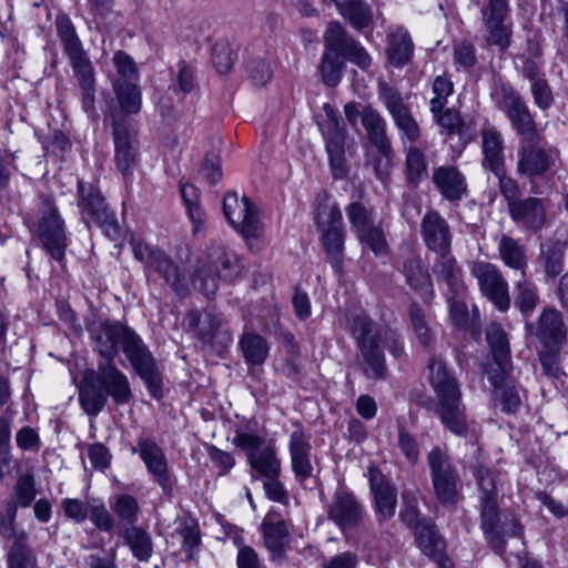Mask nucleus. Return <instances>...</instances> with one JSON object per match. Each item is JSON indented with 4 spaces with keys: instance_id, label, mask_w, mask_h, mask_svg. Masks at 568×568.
I'll return each mask as SVG.
<instances>
[{
    "instance_id": "nucleus-20",
    "label": "nucleus",
    "mask_w": 568,
    "mask_h": 568,
    "mask_svg": "<svg viewBox=\"0 0 568 568\" xmlns=\"http://www.w3.org/2000/svg\"><path fill=\"white\" fill-rule=\"evenodd\" d=\"M132 453H139L149 475L161 487L164 495L171 497L174 478L169 469L168 458L163 449L150 438H140L138 447Z\"/></svg>"
},
{
    "instance_id": "nucleus-39",
    "label": "nucleus",
    "mask_w": 568,
    "mask_h": 568,
    "mask_svg": "<svg viewBox=\"0 0 568 568\" xmlns=\"http://www.w3.org/2000/svg\"><path fill=\"white\" fill-rule=\"evenodd\" d=\"M402 272L407 284L428 301L433 296V284L427 268L418 255H409L403 263Z\"/></svg>"
},
{
    "instance_id": "nucleus-41",
    "label": "nucleus",
    "mask_w": 568,
    "mask_h": 568,
    "mask_svg": "<svg viewBox=\"0 0 568 568\" xmlns=\"http://www.w3.org/2000/svg\"><path fill=\"white\" fill-rule=\"evenodd\" d=\"M486 339L490 347L495 363L503 374L511 368L509 341L500 324L491 323L486 329Z\"/></svg>"
},
{
    "instance_id": "nucleus-34",
    "label": "nucleus",
    "mask_w": 568,
    "mask_h": 568,
    "mask_svg": "<svg viewBox=\"0 0 568 568\" xmlns=\"http://www.w3.org/2000/svg\"><path fill=\"white\" fill-rule=\"evenodd\" d=\"M567 250L568 242L559 239H549L540 244L537 264L546 277L555 278L561 274Z\"/></svg>"
},
{
    "instance_id": "nucleus-37",
    "label": "nucleus",
    "mask_w": 568,
    "mask_h": 568,
    "mask_svg": "<svg viewBox=\"0 0 568 568\" xmlns=\"http://www.w3.org/2000/svg\"><path fill=\"white\" fill-rule=\"evenodd\" d=\"M386 42V55L392 65L402 68L410 61L414 53V43L405 28L396 27L389 31Z\"/></svg>"
},
{
    "instance_id": "nucleus-13",
    "label": "nucleus",
    "mask_w": 568,
    "mask_h": 568,
    "mask_svg": "<svg viewBox=\"0 0 568 568\" xmlns=\"http://www.w3.org/2000/svg\"><path fill=\"white\" fill-rule=\"evenodd\" d=\"M57 34L70 59L74 74L81 88L94 85V72L79 39L71 19L67 14L55 18Z\"/></svg>"
},
{
    "instance_id": "nucleus-6",
    "label": "nucleus",
    "mask_w": 568,
    "mask_h": 568,
    "mask_svg": "<svg viewBox=\"0 0 568 568\" xmlns=\"http://www.w3.org/2000/svg\"><path fill=\"white\" fill-rule=\"evenodd\" d=\"M511 221L521 230L540 231L547 223V201L541 197H521V191L514 179H503L499 185Z\"/></svg>"
},
{
    "instance_id": "nucleus-61",
    "label": "nucleus",
    "mask_w": 568,
    "mask_h": 568,
    "mask_svg": "<svg viewBox=\"0 0 568 568\" xmlns=\"http://www.w3.org/2000/svg\"><path fill=\"white\" fill-rule=\"evenodd\" d=\"M8 562L9 568H34V558L26 542L11 546Z\"/></svg>"
},
{
    "instance_id": "nucleus-62",
    "label": "nucleus",
    "mask_w": 568,
    "mask_h": 568,
    "mask_svg": "<svg viewBox=\"0 0 568 568\" xmlns=\"http://www.w3.org/2000/svg\"><path fill=\"white\" fill-rule=\"evenodd\" d=\"M212 61L217 72L227 73L233 67V52L230 44L225 42L214 44Z\"/></svg>"
},
{
    "instance_id": "nucleus-17",
    "label": "nucleus",
    "mask_w": 568,
    "mask_h": 568,
    "mask_svg": "<svg viewBox=\"0 0 568 568\" xmlns=\"http://www.w3.org/2000/svg\"><path fill=\"white\" fill-rule=\"evenodd\" d=\"M517 155V173L530 180L545 175L558 159L556 149L541 145V135L536 141H520Z\"/></svg>"
},
{
    "instance_id": "nucleus-23",
    "label": "nucleus",
    "mask_w": 568,
    "mask_h": 568,
    "mask_svg": "<svg viewBox=\"0 0 568 568\" xmlns=\"http://www.w3.org/2000/svg\"><path fill=\"white\" fill-rule=\"evenodd\" d=\"M528 334L536 337L546 347L562 345L567 339V328L562 314L555 307H546L536 323L527 325Z\"/></svg>"
},
{
    "instance_id": "nucleus-30",
    "label": "nucleus",
    "mask_w": 568,
    "mask_h": 568,
    "mask_svg": "<svg viewBox=\"0 0 568 568\" xmlns=\"http://www.w3.org/2000/svg\"><path fill=\"white\" fill-rule=\"evenodd\" d=\"M415 535L423 554L432 558L439 568H453V561L446 556V542L435 525H418Z\"/></svg>"
},
{
    "instance_id": "nucleus-28",
    "label": "nucleus",
    "mask_w": 568,
    "mask_h": 568,
    "mask_svg": "<svg viewBox=\"0 0 568 568\" xmlns=\"http://www.w3.org/2000/svg\"><path fill=\"white\" fill-rule=\"evenodd\" d=\"M432 180L442 196L449 202H459L468 193L465 176L453 165L435 168Z\"/></svg>"
},
{
    "instance_id": "nucleus-4",
    "label": "nucleus",
    "mask_w": 568,
    "mask_h": 568,
    "mask_svg": "<svg viewBox=\"0 0 568 568\" xmlns=\"http://www.w3.org/2000/svg\"><path fill=\"white\" fill-rule=\"evenodd\" d=\"M349 331L358 348V365L368 379H385L387 366L382 347V333L375 329L366 314H357L349 321Z\"/></svg>"
},
{
    "instance_id": "nucleus-32",
    "label": "nucleus",
    "mask_w": 568,
    "mask_h": 568,
    "mask_svg": "<svg viewBox=\"0 0 568 568\" xmlns=\"http://www.w3.org/2000/svg\"><path fill=\"white\" fill-rule=\"evenodd\" d=\"M261 527L266 548L274 554H281L290 541V523L277 509L271 508Z\"/></svg>"
},
{
    "instance_id": "nucleus-21",
    "label": "nucleus",
    "mask_w": 568,
    "mask_h": 568,
    "mask_svg": "<svg viewBox=\"0 0 568 568\" xmlns=\"http://www.w3.org/2000/svg\"><path fill=\"white\" fill-rule=\"evenodd\" d=\"M381 98L399 130L404 148L407 146V142L410 144L416 143L422 136V131L409 106L404 102L402 94L394 88L383 85Z\"/></svg>"
},
{
    "instance_id": "nucleus-47",
    "label": "nucleus",
    "mask_w": 568,
    "mask_h": 568,
    "mask_svg": "<svg viewBox=\"0 0 568 568\" xmlns=\"http://www.w3.org/2000/svg\"><path fill=\"white\" fill-rule=\"evenodd\" d=\"M16 517L17 504L13 500L8 501L3 511H0V536L12 540V545L18 542L24 544L27 541V532L17 528Z\"/></svg>"
},
{
    "instance_id": "nucleus-54",
    "label": "nucleus",
    "mask_w": 568,
    "mask_h": 568,
    "mask_svg": "<svg viewBox=\"0 0 568 568\" xmlns=\"http://www.w3.org/2000/svg\"><path fill=\"white\" fill-rule=\"evenodd\" d=\"M453 92L454 84L448 78L444 75L436 77L433 82L434 97L429 101L430 112L436 113L438 111H443L446 106L448 97H450Z\"/></svg>"
},
{
    "instance_id": "nucleus-26",
    "label": "nucleus",
    "mask_w": 568,
    "mask_h": 568,
    "mask_svg": "<svg viewBox=\"0 0 568 568\" xmlns=\"http://www.w3.org/2000/svg\"><path fill=\"white\" fill-rule=\"evenodd\" d=\"M327 515L341 529H347L362 520L364 508L353 493L337 490L328 506Z\"/></svg>"
},
{
    "instance_id": "nucleus-49",
    "label": "nucleus",
    "mask_w": 568,
    "mask_h": 568,
    "mask_svg": "<svg viewBox=\"0 0 568 568\" xmlns=\"http://www.w3.org/2000/svg\"><path fill=\"white\" fill-rule=\"evenodd\" d=\"M178 535L182 538V548L187 554V559L195 558V551L201 544L199 525L192 518H182L176 528Z\"/></svg>"
},
{
    "instance_id": "nucleus-3",
    "label": "nucleus",
    "mask_w": 568,
    "mask_h": 568,
    "mask_svg": "<svg viewBox=\"0 0 568 568\" xmlns=\"http://www.w3.org/2000/svg\"><path fill=\"white\" fill-rule=\"evenodd\" d=\"M428 371L429 383L438 398L435 414L449 432L457 436H466L468 422L456 377L439 357L429 361Z\"/></svg>"
},
{
    "instance_id": "nucleus-35",
    "label": "nucleus",
    "mask_w": 568,
    "mask_h": 568,
    "mask_svg": "<svg viewBox=\"0 0 568 568\" xmlns=\"http://www.w3.org/2000/svg\"><path fill=\"white\" fill-rule=\"evenodd\" d=\"M361 120L371 143L386 159L393 155L390 141L386 134V122L379 112L372 106H365L361 112Z\"/></svg>"
},
{
    "instance_id": "nucleus-38",
    "label": "nucleus",
    "mask_w": 568,
    "mask_h": 568,
    "mask_svg": "<svg viewBox=\"0 0 568 568\" xmlns=\"http://www.w3.org/2000/svg\"><path fill=\"white\" fill-rule=\"evenodd\" d=\"M498 255L505 266L526 277L528 268L527 248L518 240L503 234L498 241Z\"/></svg>"
},
{
    "instance_id": "nucleus-42",
    "label": "nucleus",
    "mask_w": 568,
    "mask_h": 568,
    "mask_svg": "<svg viewBox=\"0 0 568 568\" xmlns=\"http://www.w3.org/2000/svg\"><path fill=\"white\" fill-rule=\"evenodd\" d=\"M239 345L248 365H262L268 356L270 347L266 339L256 333H244Z\"/></svg>"
},
{
    "instance_id": "nucleus-9",
    "label": "nucleus",
    "mask_w": 568,
    "mask_h": 568,
    "mask_svg": "<svg viewBox=\"0 0 568 568\" xmlns=\"http://www.w3.org/2000/svg\"><path fill=\"white\" fill-rule=\"evenodd\" d=\"M434 494L444 507L454 508L460 497V483L456 467L447 452L434 447L427 455Z\"/></svg>"
},
{
    "instance_id": "nucleus-64",
    "label": "nucleus",
    "mask_w": 568,
    "mask_h": 568,
    "mask_svg": "<svg viewBox=\"0 0 568 568\" xmlns=\"http://www.w3.org/2000/svg\"><path fill=\"white\" fill-rule=\"evenodd\" d=\"M397 445L410 464H415L419 456V447L415 437L406 429L399 428Z\"/></svg>"
},
{
    "instance_id": "nucleus-56",
    "label": "nucleus",
    "mask_w": 568,
    "mask_h": 568,
    "mask_svg": "<svg viewBox=\"0 0 568 568\" xmlns=\"http://www.w3.org/2000/svg\"><path fill=\"white\" fill-rule=\"evenodd\" d=\"M113 62L116 68L118 78L123 82H138L139 73L133 59L123 51H118L113 57Z\"/></svg>"
},
{
    "instance_id": "nucleus-60",
    "label": "nucleus",
    "mask_w": 568,
    "mask_h": 568,
    "mask_svg": "<svg viewBox=\"0 0 568 568\" xmlns=\"http://www.w3.org/2000/svg\"><path fill=\"white\" fill-rule=\"evenodd\" d=\"M530 92L534 103L540 110L549 109L554 103V94L548 81L542 78L530 83Z\"/></svg>"
},
{
    "instance_id": "nucleus-25",
    "label": "nucleus",
    "mask_w": 568,
    "mask_h": 568,
    "mask_svg": "<svg viewBox=\"0 0 568 568\" xmlns=\"http://www.w3.org/2000/svg\"><path fill=\"white\" fill-rule=\"evenodd\" d=\"M190 322L191 325H194L195 327L196 336L203 343L220 348L226 347L231 344L232 335L224 326L221 315L211 311H206L201 315L194 312L190 314Z\"/></svg>"
},
{
    "instance_id": "nucleus-2",
    "label": "nucleus",
    "mask_w": 568,
    "mask_h": 568,
    "mask_svg": "<svg viewBox=\"0 0 568 568\" xmlns=\"http://www.w3.org/2000/svg\"><path fill=\"white\" fill-rule=\"evenodd\" d=\"M324 47L318 72L323 83L327 87H336L342 80L345 64L341 57L346 58L362 70H367L371 67L372 58L366 49L354 40L337 21L328 23L324 33Z\"/></svg>"
},
{
    "instance_id": "nucleus-31",
    "label": "nucleus",
    "mask_w": 568,
    "mask_h": 568,
    "mask_svg": "<svg viewBox=\"0 0 568 568\" xmlns=\"http://www.w3.org/2000/svg\"><path fill=\"white\" fill-rule=\"evenodd\" d=\"M124 327L125 325L119 322H103L90 331L94 349L102 361L112 362L118 355V345L121 343Z\"/></svg>"
},
{
    "instance_id": "nucleus-22",
    "label": "nucleus",
    "mask_w": 568,
    "mask_h": 568,
    "mask_svg": "<svg viewBox=\"0 0 568 568\" xmlns=\"http://www.w3.org/2000/svg\"><path fill=\"white\" fill-rule=\"evenodd\" d=\"M38 235L42 247L57 261L62 263L68 246L64 231V222L55 207H49L43 212L38 225Z\"/></svg>"
},
{
    "instance_id": "nucleus-63",
    "label": "nucleus",
    "mask_w": 568,
    "mask_h": 568,
    "mask_svg": "<svg viewBox=\"0 0 568 568\" xmlns=\"http://www.w3.org/2000/svg\"><path fill=\"white\" fill-rule=\"evenodd\" d=\"M16 497L17 501H14L21 507H29L36 497V488L33 478L29 475L21 476L16 484Z\"/></svg>"
},
{
    "instance_id": "nucleus-48",
    "label": "nucleus",
    "mask_w": 568,
    "mask_h": 568,
    "mask_svg": "<svg viewBox=\"0 0 568 568\" xmlns=\"http://www.w3.org/2000/svg\"><path fill=\"white\" fill-rule=\"evenodd\" d=\"M538 302L539 296L536 285L526 277H521L515 285V305L524 315H529L536 308Z\"/></svg>"
},
{
    "instance_id": "nucleus-10",
    "label": "nucleus",
    "mask_w": 568,
    "mask_h": 568,
    "mask_svg": "<svg viewBox=\"0 0 568 568\" xmlns=\"http://www.w3.org/2000/svg\"><path fill=\"white\" fill-rule=\"evenodd\" d=\"M120 344L124 355L138 375L143 379L149 392L152 396L156 398L160 397L162 385L161 376L151 352L141 337L132 328L125 326Z\"/></svg>"
},
{
    "instance_id": "nucleus-45",
    "label": "nucleus",
    "mask_w": 568,
    "mask_h": 568,
    "mask_svg": "<svg viewBox=\"0 0 568 568\" xmlns=\"http://www.w3.org/2000/svg\"><path fill=\"white\" fill-rule=\"evenodd\" d=\"M113 89L122 113L136 114L141 110L142 99L138 82L115 80Z\"/></svg>"
},
{
    "instance_id": "nucleus-12",
    "label": "nucleus",
    "mask_w": 568,
    "mask_h": 568,
    "mask_svg": "<svg viewBox=\"0 0 568 568\" xmlns=\"http://www.w3.org/2000/svg\"><path fill=\"white\" fill-rule=\"evenodd\" d=\"M233 444L245 453L247 464L258 476L263 478L280 476L281 462L276 450L263 437L252 433L237 432Z\"/></svg>"
},
{
    "instance_id": "nucleus-44",
    "label": "nucleus",
    "mask_w": 568,
    "mask_h": 568,
    "mask_svg": "<svg viewBox=\"0 0 568 568\" xmlns=\"http://www.w3.org/2000/svg\"><path fill=\"white\" fill-rule=\"evenodd\" d=\"M339 13L357 30L364 29L372 22V12L368 6L361 0H332Z\"/></svg>"
},
{
    "instance_id": "nucleus-1",
    "label": "nucleus",
    "mask_w": 568,
    "mask_h": 568,
    "mask_svg": "<svg viewBox=\"0 0 568 568\" xmlns=\"http://www.w3.org/2000/svg\"><path fill=\"white\" fill-rule=\"evenodd\" d=\"M109 396L116 405H125L132 398V390L129 378L113 361H100L97 369L84 373L79 400L87 414L97 415L104 408Z\"/></svg>"
},
{
    "instance_id": "nucleus-19",
    "label": "nucleus",
    "mask_w": 568,
    "mask_h": 568,
    "mask_svg": "<svg viewBox=\"0 0 568 568\" xmlns=\"http://www.w3.org/2000/svg\"><path fill=\"white\" fill-rule=\"evenodd\" d=\"M471 274L476 277L481 293L501 312L510 306L508 283L501 271L493 263L476 261L471 264Z\"/></svg>"
},
{
    "instance_id": "nucleus-57",
    "label": "nucleus",
    "mask_w": 568,
    "mask_h": 568,
    "mask_svg": "<svg viewBox=\"0 0 568 568\" xmlns=\"http://www.w3.org/2000/svg\"><path fill=\"white\" fill-rule=\"evenodd\" d=\"M113 510L121 519L132 524L138 519L140 506L133 496L122 494L115 497Z\"/></svg>"
},
{
    "instance_id": "nucleus-27",
    "label": "nucleus",
    "mask_w": 568,
    "mask_h": 568,
    "mask_svg": "<svg viewBox=\"0 0 568 568\" xmlns=\"http://www.w3.org/2000/svg\"><path fill=\"white\" fill-rule=\"evenodd\" d=\"M371 490L374 495L376 515L379 521L388 520L395 514L397 506L396 488L376 468H368Z\"/></svg>"
},
{
    "instance_id": "nucleus-51",
    "label": "nucleus",
    "mask_w": 568,
    "mask_h": 568,
    "mask_svg": "<svg viewBox=\"0 0 568 568\" xmlns=\"http://www.w3.org/2000/svg\"><path fill=\"white\" fill-rule=\"evenodd\" d=\"M538 359L542 369V374L554 382H564L566 372L564 371L558 349L547 347L538 353Z\"/></svg>"
},
{
    "instance_id": "nucleus-58",
    "label": "nucleus",
    "mask_w": 568,
    "mask_h": 568,
    "mask_svg": "<svg viewBox=\"0 0 568 568\" xmlns=\"http://www.w3.org/2000/svg\"><path fill=\"white\" fill-rule=\"evenodd\" d=\"M475 477L480 495L479 499L497 498L498 494L495 483V475L489 468L483 465H478L475 468Z\"/></svg>"
},
{
    "instance_id": "nucleus-59",
    "label": "nucleus",
    "mask_w": 568,
    "mask_h": 568,
    "mask_svg": "<svg viewBox=\"0 0 568 568\" xmlns=\"http://www.w3.org/2000/svg\"><path fill=\"white\" fill-rule=\"evenodd\" d=\"M358 241L366 245L376 255L383 254L387 250V242L381 227L373 225L357 235Z\"/></svg>"
},
{
    "instance_id": "nucleus-43",
    "label": "nucleus",
    "mask_w": 568,
    "mask_h": 568,
    "mask_svg": "<svg viewBox=\"0 0 568 568\" xmlns=\"http://www.w3.org/2000/svg\"><path fill=\"white\" fill-rule=\"evenodd\" d=\"M124 541L132 555L140 561H148L153 552L151 535L139 526H130L124 531Z\"/></svg>"
},
{
    "instance_id": "nucleus-52",
    "label": "nucleus",
    "mask_w": 568,
    "mask_h": 568,
    "mask_svg": "<svg viewBox=\"0 0 568 568\" xmlns=\"http://www.w3.org/2000/svg\"><path fill=\"white\" fill-rule=\"evenodd\" d=\"M181 194L186 205L189 216L194 223V233H196L204 223V212L197 203L199 190L192 184H186L181 187Z\"/></svg>"
},
{
    "instance_id": "nucleus-18",
    "label": "nucleus",
    "mask_w": 568,
    "mask_h": 568,
    "mask_svg": "<svg viewBox=\"0 0 568 568\" xmlns=\"http://www.w3.org/2000/svg\"><path fill=\"white\" fill-rule=\"evenodd\" d=\"M223 212L229 223L244 237L262 236L263 224L255 206L246 196L240 199L234 192L226 193L223 200Z\"/></svg>"
},
{
    "instance_id": "nucleus-15",
    "label": "nucleus",
    "mask_w": 568,
    "mask_h": 568,
    "mask_svg": "<svg viewBox=\"0 0 568 568\" xmlns=\"http://www.w3.org/2000/svg\"><path fill=\"white\" fill-rule=\"evenodd\" d=\"M79 207L87 227L90 229L89 219H91L106 236L114 240L119 235L118 221L114 213L104 203L100 191L93 185H84L79 182Z\"/></svg>"
},
{
    "instance_id": "nucleus-24",
    "label": "nucleus",
    "mask_w": 568,
    "mask_h": 568,
    "mask_svg": "<svg viewBox=\"0 0 568 568\" xmlns=\"http://www.w3.org/2000/svg\"><path fill=\"white\" fill-rule=\"evenodd\" d=\"M420 235L426 247L435 254L450 252L453 233L446 219L437 211L429 210L424 214Z\"/></svg>"
},
{
    "instance_id": "nucleus-55",
    "label": "nucleus",
    "mask_w": 568,
    "mask_h": 568,
    "mask_svg": "<svg viewBox=\"0 0 568 568\" xmlns=\"http://www.w3.org/2000/svg\"><path fill=\"white\" fill-rule=\"evenodd\" d=\"M480 500V526L484 532H491L499 527V506L497 498Z\"/></svg>"
},
{
    "instance_id": "nucleus-33",
    "label": "nucleus",
    "mask_w": 568,
    "mask_h": 568,
    "mask_svg": "<svg viewBox=\"0 0 568 568\" xmlns=\"http://www.w3.org/2000/svg\"><path fill=\"white\" fill-rule=\"evenodd\" d=\"M308 437L301 429L294 430L290 436V455L292 470L298 483H304L313 476Z\"/></svg>"
},
{
    "instance_id": "nucleus-14",
    "label": "nucleus",
    "mask_w": 568,
    "mask_h": 568,
    "mask_svg": "<svg viewBox=\"0 0 568 568\" xmlns=\"http://www.w3.org/2000/svg\"><path fill=\"white\" fill-rule=\"evenodd\" d=\"M508 0H488L480 10L484 40L488 45L506 51L511 44L513 23L507 21Z\"/></svg>"
},
{
    "instance_id": "nucleus-53",
    "label": "nucleus",
    "mask_w": 568,
    "mask_h": 568,
    "mask_svg": "<svg viewBox=\"0 0 568 568\" xmlns=\"http://www.w3.org/2000/svg\"><path fill=\"white\" fill-rule=\"evenodd\" d=\"M346 214L356 235L374 225L372 212L359 202L348 204Z\"/></svg>"
},
{
    "instance_id": "nucleus-40",
    "label": "nucleus",
    "mask_w": 568,
    "mask_h": 568,
    "mask_svg": "<svg viewBox=\"0 0 568 568\" xmlns=\"http://www.w3.org/2000/svg\"><path fill=\"white\" fill-rule=\"evenodd\" d=\"M436 255L437 258L433 266L435 276L446 283L450 293L457 294V296L465 293L466 287L462 280V271L452 255V251Z\"/></svg>"
},
{
    "instance_id": "nucleus-11",
    "label": "nucleus",
    "mask_w": 568,
    "mask_h": 568,
    "mask_svg": "<svg viewBox=\"0 0 568 568\" xmlns=\"http://www.w3.org/2000/svg\"><path fill=\"white\" fill-rule=\"evenodd\" d=\"M111 119L115 166L126 180L139 163L138 132L125 115L114 112Z\"/></svg>"
},
{
    "instance_id": "nucleus-7",
    "label": "nucleus",
    "mask_w": 568,
    "mask_h": 568,
    "mask_svg": "<svg viewBox=\"0 0 568 568\" xmlns=\"http://www.w3.org/2000/svg\"><path fill=\"white\" fill-rule=\"evenodd\" d=\"M490 97L495 106L506 115L520 141L538 139L540 134L535 118L526 100L510 83H496Z\"/></svg>"
},
{
    "instance_id": "nucleus-5",
    "label": "nucleus",
    "mask_w": 568,
    "mask_h": 568,
    "mask_svg": "<svg viewBox=\"0 0 568 568\" xmlns=\"http://www.w3.org/2000/svg\"><path fill=\"white\" fill-rule=\"evenodd\" d=\"M237 255L220 242L213 243L200 261L192 282L195 288L210 297L219 287V280L233 281L241 273Z\"/></svg>"
},
{
    "instance_id": "nucleus-46",
    "label": "nucleus",
    "mask_w": 568,
    "mask_h": 568,
    "mask_svg": "<svg viewBox=\"0 0 568 568\" xmlns=\"http://www.w3.org/2000/svg\"><path fill=\"white\" fill-rule=\"evenodd\" d=\"M406 153V179L414 186L428 176L427 162L420 149L414 145L404 148Z\"/></svg>"
},
{
    "instance_id": "nucleus-36",
    "label": "nucleus",
    "mask_w": 568,
    "mask_h": 568,
    "mask_svg": "<svg viewBox=\"0 0 568 568\" xmlns=\"http://www.w3.org/2000/svg\"><path fill=\"white\" fill-rule=\"evenodd\" d=\"M316 225L321 231V242L331 264L335 271L339 272L343 264L344 242L346 236L343 221Z\"/></svg>"
},
{
    "instance_id": "nucleus-8",
    "label": "nucleus",
    "mask_w": 568,
    "mask_h": 568,
    "mask_svg": "<svg viewBox=\"0 0 568 568\" xmlns=\"http://www.w3.org/2000/svg\"><path fill=\"white\" fill-rule=\"evenodd\" d=\"M324 111L326 118L318 122V128L325 142L332 175L334 179L341 180L348 174L347 155L351 156L354 151L353 146L346 142L347 132L335 110L331 105L325 104Z\"/></svg>"
},
{
    "instance_id": "nucleus-16",
    "label": "nucleus",
    "mask_w": 568,
    "mask_h": 568,
    "mask_svg": "<svg viewBox=\"0 0 568 568\" xmlns=\"http://www.w3.org/2000/svg\"><path fill=\"white\" fill-rule=\"evenodd\" d=\"M130 245L134 257L143 263L145 267L159 273L164 281L176 292L184 293L186 285L180 274L178 265L161 250L154 248L141 239H131Z\"/></svg>"
},
{
    "instance_id": "nucleus-29",
    "label": "nucleus",
    "mask_w": 568,
    "mask_h": 568,
    "mask_svg": "<svg viewBox=\"0 0 568 568\" xmlns=\"http://www.w3.org/2000/svg\"><path fill=\"white\" fill-rule=\"evenodd\" d=\"M481 146L484 153L483 165L498 178V185L503 179H510L505 173L504 141L499 131L487 128L481 131Z\"/></svg>"
},
{
    "instance_id": "nucleus-50",
    "label": "nucleus",
    "mask_w": 568,
    "mask_h": 568,
    "mask_svg": "<svg viewBox=\"0 0 568 568\" xmlns=\"http://www.w3.org/2000/svg\"><path fill=\"white\" fill-rule=\"evenodd\" d=\"M316 224L338 223L343 221V214L338 204L326 193L316 196Z\"/></svg>"
}]
</instances>
